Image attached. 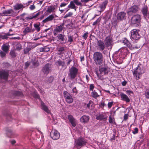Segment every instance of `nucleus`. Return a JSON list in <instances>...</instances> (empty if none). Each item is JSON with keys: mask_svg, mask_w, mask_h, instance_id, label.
<instances>
[{"mask_svg": "<svg viewBox=\"0 0 149 149\" xmlns=\"http://www.w3.org/2000/svg\"><path fill=\"white\" fill-rule=\"evenodd\" d=\"M144 72V70L143 65L139 63L137 67L134 69L132 71L133 76L136 80L139 79Z\"/></svg>", "mask_w": 149, "mask_h": 149, "instance_id": "f257e3e1", "label": "nucleus"}, {"mask_svg": "<svg viewBox=\"0 0 149 149\" xmlns=\"http://www.w3.org/2000/svg\"><path fill=\"white\" fill-rule=\"evenodd\" d=\"M93 59L95 63L97 65H101L104 61V58L102 53L100 52H96L94 53Z\"/></svg>", "mask_w": 149, "mask_h": 149, "instance_id": "f03ea898", "label": "nucleus"}, {"mask_svg": "<svg viewBox=\"0 0 149 149\" xmlns=\"http://www.w3.org/2000/svg\"><path fill=\"white\" fill-rule=\"evenodd\" d=\"M139 31L136 29H134L131 31L130 38L132 40L135 41L140 39L141 36Z\"/></svg>", "mask_w": 149, "mask_h": 149, "instance_id": "7ed1b4c3", "label": "nucleus"}, {"mask_svg": "<svg viewBox=\"0 0 149 149\" xmlns=\"http://www.w3.org/2000/svg\"><path fill=\"white\" fill-rule=\"evenodd\" d=\"M78 72V69L74 67H72L69 70L68 74L70 79H74L76 77Z\"/></svg>", "mask_w": 149, "mask_h": 149, "instance_id": "20e7f679", "label": "nucleus"}, {"mask_svg": "<svg viewBox=\"0 0 149 149\" xmlns=\"http://www.w3.org/2000/svg\"><path fill=\"white\" fill-rule=\"evenodd\" d=\"M99 71L102 76L107 75L109 71V69L107 66H100L99 67Z\"/></svg>", "mask_w": 149, "mask_h": 149, "instance_id": "39448f33", "label": "nucleus"}, {"mask_svg": "<svg viewBox=\"0 0 149 149\" xmlns=\"http://www.w3.org/2000/svg\"><path fill=\"white\" fill-rule=\"evenodd\" d=\"M141 16L139 14L134 16L131 19V23L132 24L139 25L141 22Z\"/></svg>", "mask_w": 149, "mask_h": 149, "instance_id": "423d86ee", "label": "nucleus"}, {"mask_svg": "<svg viewBox=\"0 0 149 149\" xmlns=\"http://www.w3.org/2000/svg\"><path fill=\"white\" fill-rule=\"evenodd\" d=\"M63 94L64 98L67 103H71L73 102V99L71 95L66 91H64Z\"/></svg>", "mask_w": 149, "mask_h": 149, "instance_id": "0eeeda50", "label": "nucleus"}, {"mask_svg": "<svg viewBox=\"0 0 149 149\" xmlns=\"http://www.w3.org/2000/svg\"><path fill=\"white\" fill-rule=\"evenodd\" d=\"M139 10V7L136 5L133 6L130 8L127 11V14L131 15L137 12Z\"/></svg>", "mask_w": 149, "mask_h": 149, "instance_id": "6e6552de", "label": "nucleus"}, {"mask_svg": "<svg viewBox=\"0 0 149 149\" xmlns=\"http://www.w3.org/2000/svg\"><path fill=\"white\" fill-rule=\"evenodd\" d=\"M75 146H82L86 145V141L83 138H80L75 141Z\"/></svg>", "mask_w": 149, "mask_h": 149, "instance_id": "1a4fd4ad", "label": "nucleus"}, {"mask_svg": "<svg viewBox=\"0 0 149 149\" xmlns=\"http://www.w3.org/2000/svg\"><path fill=\"white\" fill-rule=\"evenodd\" d=\"M51 137L54 140L58 139L60 136V134L58 131L56 130H52L50 134Z\"/></svg>", "mask_w": 149, "mask_h": 149, "instance_id": "9d476101", "label": "nucleus"}, {"mask_svg": "<svg viewBox=\"0 0 149 149\" xmlns=\"http://www.w3.org/2000/svg\"><path fill=\"white\" fill-rule=\"evenodd\" d=\"M97 48L100 51H103L105 48L106 45L104 42L101 40H98L97 42Z\"/></svg>", "mask_w": 149, "mask_h": 149, "instance_id": "9b49d317", "label": "nucleus"}, {"mask_svg": "<svg viewBox=\"0 0 149 149\" xmlns=\"http://www.w3.org/2000/svg\"><path fill=\"white\" fill-rule=\"evenodd\" d=\"M104 42L107 47L112 46L113 45L112 38L110 36L107 37L104 40Z\"/></svg>", "mask_w": 149, "mask_h": 149, "instance_id": "f8f14e48", "label": "nucleus"}, {"mask_svg": "<svg viewBox=\"0 0 149 149\" xmlns=\"http://www.w3.org/2000/svg\"><path fill=\"white\" fill-rule=\"evenodd\" d=\"M8 72L7 71L2 70L0 71V78L5 80L8 79Z\"/></svg>", "mask_w": 149, "mask_h": 149, "instance_id": "ddd939ff", "label": "nucleus"}, {"mask_svg": "<svg viewBox=\"0 0 149 149\" xmlns=\"http://www.w3.org/2000/svg\"><path fill=\"white\" fill-rule=\"evenodd\" d=\"M65 24L64 22H63L59 26H57L54 30V35L56 34V33L60 32L62 31L64 27V25Z\"/></svg>", "mask_w": 149, "mask_h": 149, "instance_id": "4468645a", "label": "nucleus"}, {"mask_svg": "<svg viewBox=\"0 0 149 149\" xmlns=\"http://www.w3.org/2000/svg\"><path fill=\"white\" fill-rule=\"evenodd\" d=\"M68 119L69 120L70 122L73 127H75L76 125V120L74 118L73 116L70 115L68 116Z\"/></svg>", "mask_w": 149, "mask_h": 149, "instance_id": "2eb2a0df", "label": "nucleus"}, {"mask_svg": "<svg viewBox=\"0 0 149 149\" xmlns=\"http://www.w3.org/2000/svg\"><path fill=\"white\" fill-rule=\"evenodd\" d=\"M14 13V11L12 9L5 10L3 12L2 14L4 16H11Z\"/></svg>", "mask_w": 149, "mask_h": 149, "instance_id": "dca6fc26", "label": "nucleus"}, {"mask_svg": "<svg viewBox=\"0 0 149 149\" xmlns=\"http://www.w3.org/2000/svg\"><path fill=\"white\" fill-rule=\"evenodd\" d=\"M49 65V64L47 63L43 67L42 71L44 74H47L49 73L50 70Z\"/></svg>", "mask_w": 149, "mask_h": 149, "instance_id": "f3484780", "label": "nucleus"}, {"mask_svg": "<svg viewBox=\"0 0 149 149\" xmlns=\"http://www.w3.org/2000/svg\"><path fill=\"white\" fill-rule=\"evenodd\" d=\"M126 14L123 12H120L117 15V19L118 21L122 20L125 18Z\"/></svg>", "mask_w": 149, "mask_h": 149, "instance_id": "a211bd4d", "label": "nucleus"}, {"mask_svg": "<svg viewBox=\"0 0 149 149\" xmlns=\"http://www.w3.org/2000/svg\"><path fill=\"white\" fill-rule=\"evenodd\" d=\"M123 42L130 49H132V48H134L131 43L127 39L123 38Z\"/></svg>", "mask_w": 149, "mask_h": 149, "instance_id": "6ab92c4d", "label": "nucleus"}, {"mask_svg": "<svg viewBox=\"0 0 149 149\" xmlns=\"http://www.w3.org/2000/svg\"><path fill=\"white\" fill-rule=\"evenodd\" d=\"M89 120V117L88 116L84 115L80 119V121L82 123H87Z\"/></svg>", "mask_w": 149, "mask_h": 149, "instance_id": "aec40b11", "label": "nucleus"}, {"mask_svg": "<svg viewBox=\"0 0 149 149\" xmlns=\"http://www.w3.org/2000/svg\"><path fill=\"white\" fill-rule=\"evenodd\" d=\"M41 108L45 111L46 112L47 114L50 113V111L48 107L45 104L42 102L41 103Z\"/></svg>", "mask_w": 149, "mask_h": 149, "instance_id": "412c9836", "label": "nucleus"}, {"mask_svg": "<svg viewBox=\"0 0 149 149\" xmlns=\"http://www.w3.org/2000/svg\"><path fill=\"white\" fill-rule=\"evenodd\" d=\"M122 99L126 102H129L130 101V100L128 97L123 93H121L120 94Z\"/></svg>", "mask_w": 149, "mask_h": 149, "instance_id": "4be33fe9", "label": "nucleus"}, {"mask_svg": "<svg viewBox=\"0 0 149 149\" xmlns=\"http://www.w3.org/2000/svg\"><path fill=\"white\" fill-rule=\"evenodd\" d=\"M54 18V15H51L43 20L42 21V23L44 24L48 21H51L53 20Z\"/></svg>", "mask_w": 149, "mask_h": 149, "instance_id": "5701e85b", "label": "nucleus"}, {"mask_svg": "<svg viewBox=\"0 0 149 149\" xmlns=\"http://www.w3.org/2000/svg\"><path fill=\"white\" fill-rule=\"evenodd\" d=\"M141 11L144 16H147L148 13L147 6H144L142 8Z\"/></svg>", "mask_w": 149, "mask_h": 149, "instance_id": "b1692460", "label": "nucleus"}, {"mask_svg": "<svg viewBox=\"0 0 149 149\" xmlns=\"http://www.w3.org/2000/svg\"><path fill=\"white\" fill-rule=\"evenodd\" d=\"M15 10H17L24 8V6L21 4H17L13 6Z\"/></svg>", "mask_w": 149, "mask_h": 149, "instance_id": "393cba45", "label": "nucleus"}, {"mask_svg": "<svg viewBox=\"0 0 149 149\" xmlns=\"http://www.w3.org/2000/svg\"><path fill=\"white\" fill-rule=\"evenodd\" d=\"M96 118L99 120H106L107 117L105 115L101 114L96 117Z\"/></svg>", "mask_w": 149, "mask_h": 149, "instance_id": "a878e982", "label": "nucleus"}, {"mask_svg": "<svg viewBox=\"0 0 149 149\" xmlns=\"http://www.w3.org/2000/svg\"><path fill=\"white\" fill-rule=\"evenodd\" d=\"M31 63L32 64L33 66L34 67H36L39 65V63L37 59L36 58L32 60Z\"/></svg>", "mask_w": 149, "mask_h": 149, "instance_id": "bb28decb", "label": "nucleus"}, {"mask_svg": "<svg viewBox=\"0 0 149 149\" xmlns=\"http://www.w3.org/2000/svg\"><path fill=\"white\" fill-rule=\"evenodd\" d=\"M120 52L122 54L124 55H126L128 53V50L126 47H123L120 49Z\"/></svg>", "mask_w": 149, "mask_h": 149, "instance_id": "cd10ccee", "label": "nucleus"}, {"mask_svg": "<svg viewBox=\"0 0 149 149\" xmlns=\"http://www.w3.org/2000/svg\"><path fill=\"white\" fill-rule=\"evenodd\" d=\"M9 47L10 46L8 45L3 44L1 47V49L3 51L8 52Z\"/></svg>", "mask_w": 149, "mask_h": 149, "instance_id": "c85d7f7f", "label": "nucleus"}, {"mask_svg": "<svg viewBox=\"0 0 149 149\" xmlns=\"http://www.w3.org/2000/svg\"><path fill=\"white\" fill-rule=\"evenodd\" d=\"M34 47H33L32 45H29L27 47L25 48L24 49V53L25 54H26L31 49H33Z\"/></svg>", "mask_w": 149, "mask_h": 149, "instance_id": "c756f323", "label": "nucleus"}, {"mask_svg": "<svg viewBox=\"0 0 149 149\" xmlns=\"http://www.w3.org/2000/svg\"><path fill=\"white\" fill-rule=\"evenodd\" d=\"M74 3L73 1H71L70 2V4L68 6V7L71 9H74L76 11L77 10V7L75 6Z\"/></svg>", "mask_w": 149, "mask_h": 149, "instance_id": "7c9ffc66", "label": "nucleus"}, {"mask_svg": "<svg viewBox=\"0 0 149 149\" xmlns=\"http://www.w3.org/2000/svg\"><path fill=\"white\" fill-rule=\"evenodd\" d=\"M57 50L58 52V54L59 55H61L64 53L65 51L64 48L63 47H61L58 48H57Z\"/></svg>", "mask_w": 149, "mask_h": 149, "instance_id": "2f4dec72", "label": "nucleus"}, {"mask_svg": "<svg viewBox=\"0 0 149 149\" xmlns=\"http://www.w3.org/2000/svg\"><path fill=\"white\" fill-rule=\"evenodd\" d=\"M55 9V6L52 5L48 7L47 11L49 13H51L52 12H53Z\"/></svg>", "mask_w": 149, "mask_h": 149, "instance_id": "473e14b6", "label": "nucleus"}, {"mask_svg": "<svg viewBox=\"0 0 149 149\" xmlns=\"http://www.w3.org/2000/svg\"><path fill=\"white\" fill-rule=\"evenodd\" d=\"M108 2L107 1H104L100 6V7L101 8V10H103L106 8Z\"/></svg>", "mask_w": 149, "mask_h": 149, "instance_id": "72a5a7b5", "label": "nucleus"}, {"mask_svg": "<svg viewBox=\"0 0 149 149\" xmlns=\"http://www.w3.org/2000/svg\"><path fill=\"white\" fill-rule=\"evenodd\" d=\"M49 48L45 47H41L39 48V51L40 52H47L49 51Z\"/></svg>", "mask_w": 149, "mask_h": 149, "instance_id": "f704fd0d", "label": "nucleus"}, {"mask_svg": "<svg viewBox=\"0 0 149 149\" xmlns=\"http://www.w3.org/2000/svg\"><path fill=\"white\" fill-rule=\"evenodd\" d=\"M91 95L95 99L99 97V95H98L97 93L95 91H93L91 93Z\"/></svg>", "mask_w": 149, "mask_h": 149, "instance_id": "c9c22d12", "label": "nucleus"}, {"mask_svg": "<svg viewBox=\"0 0 149 149\" xmlns=\"http://www.w3.org/2000/svg\"><path fill=\"white\" fill-rule=\"evenodd\" d=\"M64 35L61 34H58L57 36L58 39L61 41H63L65 40Z\"/></svg>", "mask_w": 149, "mask_h": 149, "instance_id": "e433bc0d", "label": "nucleus"}, {"mask_svg": "<svg viewBox=\"0 0 149 149\" xmlns=\"http://www.w3.org/2000/svg\"><path fill=\"white\" fill-rule=\"evenodd\" d=\"M31 29L29 27H27L23 31V33L25 34H26L27 33L31 32Z\"/></svg>", "mask_w": 149, "mask_h": 149, "instance_id": "4c0bfd02", "label": "nucleus"}, {"mask_svg": "<svg viewBox=\"0 0 149 149\" xmlns=\"http://www.w3.org/2000/svg\"><path fill=\"white\" fill-rule=\"evenodd\" d=\"M40 24H34V26L37 32L39 31L40 30Z\"/></svg>", "mask_w": 149, "mask_h": 149, "instance_id": "58836bf2", "label": "nucleus"}, {"mask_svg": "<svg viewBox=\"0 0 149 149\" xmlns=\"http://www.w3.org/2000/svg\"><path fill=\"white\" fill-rule=\"evenodd\" d=\"M16 49L18 50H19L22 49V46L19 43H17L15 45Z\"/></svg>", "mask_w": 149, "mask_h": 149, "instance_id": "ea45409f", "label": "nucleus"}, {"mask_svg": "<svg viewBox=\"0 0 149 149\" xmlns=\"http://www.w3.org/2000/svg\"><path fill=\"white\" fill-rule=\"evenodd\" d=\"M109 122L110 123H115L114 121V118L111 117V115H110L109 117Z\"/></svg>", "mask_w": 149, "mask_h": 149, "instance_id": "a19ab883", "label": "nucleus"}, {"mask_svg": "<svg viewBox=\"0 0 149 149\" xmlns=\"http://www.w3.org/2000/svg\"><path fill=\"white\" fill-rule=\"evenodd\" d=\"M40 14V12H38L36 14L33 15V19H36L38 18Z\"/></svg>", "mask_w": 149, "mask_h": 149, "instance_id": "79ce46f5", "label": "nucleus"}, {"mask_svg": "<svg viewBox=\"0 0 149 149\" xmlns=\"http://www.w3.org/2000/svg\"><path fill=\"white\" fill-rule=\"evenodd\" d=\"M54 80V77L52 76H51L48 78L47 81V82L49 83H52Z\"/></svg>", "mask_w": 149, "mask_h": 149, "instance_id": "37998d69", "label": "nucleus"}, {"mask_svg": "<svg viewBox=\"0 0 149 149\" xmlns=\"http://www.w3.org/2000/svg\"><path fill=\"white\" fill-rule=\"evenodd\" d=\"M7 52L3 51H1L0 52V55L2 58L4 57L6 55V53Z\"/></svg>", "mask_w": 149, "mask_h": 149, "instance_id": "c03bdc74", "label": "nucleus"}, {"mask_svg": "<svg viewBox=\"0 0 149 149\" xmlns=\"http://www.w3.org/2000/svg\"><path fill=\"white\" fill-rule=\"evenodd\" d=\"M57 63L58 64V65L59 66H63L64 65L65 63L64 62L59 60L57 61Z\"/></svg>", "mask_w": 149, "mask_h": 149, "instance_id": "a18cd8bd", "label": "nucleus"}, {"mask_svg": "<svg viewBox=\"0 0 149 149\" xmlns=\"http://www.w3.org/2000/svg\"><path fill=\"white\" fill-rule=\"evenodd\" d=\"M73 15V13L71 12H69L64 17V18H66L69 17H71Z\"/></svg>", "mask_w": 149, "mask_h": 149, "instance_id": "49530a36", "label": "nucleus"}, {"mask_svg": "<svg viewBox=\"0 0 149 149\" xmlns=\"http://www.w3.org/2000/svg\"><path fill=\"white\" fill-rule=\"evenodd\" d=\"M73 1L77 5L81 6L82 5L81 3L79 0H73Z\"/></svg>", "mask_w": 149, "mask_h": 149, "instance_id": "de8ad7c7", "label": "nucleus"}, {"mask_svg": "<svg viewBox=\"0 0 149 149\" xmlns=\"http://www.w3.org/2000/svg\"><path fill=\"white\" fill-rule=\"evenodd\" d=\"M10 54L11 56L13 57H15L16 56V54L14 50H11L10 52Z\"/></svg>", "mask_w": 149, "mask_h": 149, "instance_id": "09e8293b", "label": "nucleus"}, {"mask_svg": "<svg viewBox=\"0 0 149 149\" xmlns=\"http://www.w3.org/2000/svg\"><path fill=\"white\" fill-rule=\"evenodd\" d=\"M88 32H86L84 33V35L82 36L83 38H84V39L85 40H86L88 37Z\"/></svg>", "mask_w": 149, "mask_h": 149, "instance_id": "8fccbe9b", "label": "nucleus"}, {"mask_svg": "<svg viewBox=\"0 0 149 149\" xmlns=\"http://www.w3.org/2000/svg\"><path fill=\"white\" fill-rule=\"evenodd\" d=\"M113 102H109L108 104V108L110 109V108L113 105Z\"/></svg>", "mask_w": 149, "mask_h": 149, "instance_id": "3c124183", "label": "nucleus"}, {"mask_svg": "<svg viewBox=\"0 0 149 149\" xmlns=\"http://www.w3.org/2000/svg\"><path fill=\"white\" fill-rule=\"evenodd\" d=\"M138 132V129L136 127V128H134V131L132 132V133L134 134H136Z\"/></svg>", "mask_w": 149, "mask_h": 149, "instance_id": "603ef678", "label": "nucleus"}, {"mask_svg": "<svg viewBox=\"0 0 149 149\" xmlns=\"http://www.w3.org/2000/svg\"><path fill=\"white\" fill-rule=\"evenodd\" d=\"M8 37L6 35H1L0 36V39H7L8 38Z\"/></svg>", "mask_w": 149, "mask_h": 149, "instance_id": "864d4df0", "label": "nucleus"}, {"mask_svg": "<svg viewBox=\"0 0 149 149\" xmlns=\"http://www.w3.org/2000/svg\"><path fill=\"white\" fill-rule=\"evenodd\" d=\"M94 88V86L93 84H91L90 86L89 89L91 91H93Z\"/></svg>", "mask_w": 149, "mask_h": 149, "instance_id": "5fc2aeb1", "label": "nucleus"}, {"mask_svg": "<svg viewBox=\"0 0 149 149\" xmlns=\"http://www.w3.org/2000/svg\"><path fill=\"white\" fill-rule=\"evenodd\" d=\"M72 92L73 93H75L76 94H77V93L78 91L76 87L73 88L72 89Z\"/></svg>", "mask_w": 149, "mask_h": 149, "instance_id": "6e6d98bb", "label": "nucleus"}, {"mask_svg": "<svg viewBox=\"0 0 149 149\" xmlns=\"http://www.w3.org/2000/svg\"><path fill=\"white\" fill-rule=\"evenodd\" d=\"M68 41L72 42L73 41L72 36H70L68 37Z\"/></svg>", "mask_w": 149, "mask_h": 149, "instance_id": "4d7b16f0", "label": "nucleus"}, {"mask_svg": "<svg viewBox=\"0 0 149 149\" xmlns=\"http://www.w3.org/2000/svg\"><path fill=\"white\" fill-rule=\"evenodd\" d=\"M100 19L99 18L98 19H97V20L95 22H94L93 24V25L94 26V25H96L97 24V23L98 22H100Z\"/></svg>", "mask_w": 149, "mask_h": 149, "instance_id": "13d9d810", "label": "nucleus"}, {"mask_svg": "<svg viewBox=\"0 0 149 149\" xmlns=\"http://www.w3.org/2000/svg\"><path fill=\"white\" fill-rule=\"evenodd\" d=\"M29 8L31 10H33L36 7L33 4L32 5H31L29 7Z\"/></svg>", "mask_w": 149, "mask_h": 149, "instance_id": "bf43d9fd", "label": "nucleus"}, {"mask_svg": "<svg viewBox=\"0 0 149 149\" xmlns=\"http://www.w3.org/2000/svg\"><path fill=\"white\" fill-rule=\"evenodd\" d=\"M128 114H125L124 116V120H126L128 118Z\"/></svg>", "mask_w": 149, "mask_h": 149, "instance_id": "052dcab7", "label": "nucleus"}, {"mask_svg": "<svg viewBox=\"0 0 149 149\" xmlns=\"http://www.w3.org/2000/svg\"><path fill=\"white\" fill-rule=\"evenodd\" d=\"M26 19L27 20H31V19H33V15L32 16H30L28 17H26Z\"/></svg>", "mask_w": 149, "mask_h": 149, "instance_id": "680f3d73", "label": "nucleus"}, {"mask_svg": "<svg viewBox=\"0 0 149 149\" xmlns=\"http://www.w3.org/2000/svg\"><path fill=\"white\" fill-rule=\"evenodd\" d=\"M106 106V104L104 102H102L100 104V106L101 108H103L104 106Z\"/></svg>", "mask_w": 149, "mask_h": 149, "instance_id": "e2e57ef3", "label": "nucleus"}, {"mask_svg": "<svg viewBox=\"0 0 149 149\" xmlns=\"http://www.w3.org/2000/svg\"><path fill=\"white\" fill-rule=\"evenodd\" d=\"M126 93H127L128 94L130 95L131 93L133 94V92L130 90H127L126 91Z\"/></svg>", "mask_w": 149, "mask_h": 149, "instance_id": "0e129e2a", "label": "nucleus"}, {"mask_svg": "<svg viewBox=\"0 0 149 149\" xmlns=\"http://www.w3.org/2000/svg\"><path fill=\"white\" fill-rule=\"evenodd\" d=\"M25 66L26 68L28 67L30 65V63L29 62H26L25 63Z\"/></svg>", "mask_w": 149, "mask_h": 149, "instance_id": "69168bd1", "label": "nucleus"}, {"mask_svg": "<svg viewBox=\"0 0 149 149\" xmlns=\"http://www.w3.org/2000/svg\"><path fill=\"white\" fill-rule=\"evenodd\" d=\"M67 5V4L65 3H62L60 5V7H64L66 6Z\"/></svg>", "mask_w": 149, "mask_h": 149, "instance_id": "338daca9", "label": "nucleus"}, {"mask_svg": "<svg viewBox=\"0 0 149 149\" xmlns=\"http://www.w3.org/2000/svg\"><path fill=\"white\" fill-rule=\"evenodd\" d=\"M126 84H127V82L125 81H123L122 82V84L123 86H125Z\"/></svg>", "mask_w": 149, "mask_h": 149, "instance_id": "774afa93", "label": "nucleus"}]
</instances>
